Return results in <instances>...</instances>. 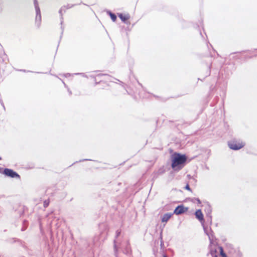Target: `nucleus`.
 <instances>
[{"mask_svg":"<svg viewBox=\"0 0 257 257\" xmlns=\"http://www.w3.org/2000/svg\"><path fill=\"white\" fill-rule=\"evenodd\" d=\"M163 257H167L166 255H164Z\"/></svg>","mask_w":257,"mask_h":257,"instance_id":"ddd939ff","label":"nucleus"},{"mask_svg":"<svg viewBox=\"0 0 257 257\" xmlns=\"http://www.w3.org/2000/svg\"><path fill=\"white\" fill-rule=\"evenodd\" d=\"M118 16L121 20L125 23H127L128 21L130 19V16L128 14H119Z\"/></svg>","mask_w":257,"mask_h":257,"instance_id":"423d86ee","label":"nucleus"},{"mask_svg":"<svg viewBox=\"0 0 257 257\" xmlns=\"http://www.w3.org/2000/svg\"><path fill=\"white\" fill-rule=\"evenodd\" d=\"M188 210V207H186L183 205H179L174 210V213L176 215H179L187 212Z\"/></svg>","mask_w":257,"mask_h":257,"instance_id":"20e7f679","label":"nucleus"},{"mask_svg":"<svg viewBox=\"0 0 257 257\" xmlns=\"http://www.w3.org/2000/svg\"><path fill=\"white\" fill-rule=\"evenodd\" d=\"M172 215L173 213H167L165 214L162 218V222L166 223Z\"/></svg>","mask_w":257,"mask_h":257,"instance_id":"0eeeda50","label":"nucleus"},{"mask_svg":"<svg viewBox=\"0 0 257 257\" xmlns=\"http://www.w3.org/2000/svg\"><path fill=\"white\" fill-rule=\"evenodd\" d=\"M109 16L111 19V20L113 21V22H115L116 20V16L115 14H112L111 13H109Z\"/></svg>","mask_w":257,"mask_h":257,"instance_id":"1a4fd4ad","label":"nucleus"},{"mask_svg":"<svg viewBox=\"0 0 257 257\" xmlns=\"http://www.w3.org/2000/svg\"><path fill=\"white\" fill-rule=\"evenodd\" d=\"M244 146V143L241 141L233 140L228 143L229 147L234 150H239Z\"/></svg>","mask_w":257,"mask_h":257,"instance_id":"f03ea898","label":"nucleus"},{"mask_svg":"<svg viewBox=\"0 0 257 257\" xmlns=\"http://www.w3.org/2000/svg\"><path fill=\"white\" fill-rule=\"evenodd\" d=\"M196 218L198 219L201 223H204V219L203 214L200 209H198L196 211L195 213Z\"/></svg>","mask_w":257,"mask_h":257,"instance_id":"39448f33","label":"nucleus"},{"mask_svg":"<svg viewBox=\"0 0 257 257\" xmlns=\"http://www.w3.org/2000/svg\"><path fill=\"white\" fill-rule=\"evenodd\" d=\"M185 188L188 191H191V189H190L189 185L187 184L185 186Z\"/></svg>","mask_w":257,"mask_h":257,"instance_id":"9b49d317","label":"nucleus"},{"mask_svg":"<svg viewBox=\"0 0 257 257\" xmlns=\"http://www.w3.org/2000/svg\"><path fill=\"white\" fill-rule=\"evenodd\" d=\"M186 161L187 157L185 155L175 154L172 158L171 167L175 171H179L183 167Z\"/></svg>","mask_w":257,"mask_h":257,"instance_id":"f257e3e1","label":"nucleus"},{"mask_svg":"<svg viewBox=\"0 0 257 257\" xmlns=\"http://www.w3.org/2000/svg\"><path fill=\"white\" fill-rule=\"evenodd\" d=\"M3 173L7 176L11 178H17L20 179V176L16 172L10 169L6 168L4 170Z\"/></svg>","mask_w":257,"mask_h":257,"instance_id":"7ed1b4c3","label":"nucleus"},{"mask_svg":"<svg viewBox=\"0 0 257 257\" xmlns=\"http://www.w3.org/2000/svg\"><path fill=\"white\" fill-rule=\"evenodd\" d=\"M50 201L49 200H47L44 201V207H47L49 204Z\"/></svg>","mask_w":257,"mask_h":257,"instance_id":"9d476101","label":"nucleus"},{"mask_svg":"<svg viewBox=\"0 0 257 257\" xmlns=\"http://www.w3.org/2000/svg\"><path fill=\"white\" fill-rule=\"evenodd\" d=\"M220 253L222 257H227L226 254L223 251V249L222 247H219Z\"/></svg>","mask_w":257,"mask_h":257,"instance_id":"6e6552de","label":"nucleus"},{"mask_svg":"<svg viewBox=\"0 0 257 257\" xmlns=\"http://www.w3.org/2000/svg\"><path fill=\"white\" fill-rule=\"evenodd\" d=\"M195 200L197 202V203L199 204H201V201L198 199V198H195Z\"/></svg>","mask_w":257,"mask_h":257,"instance_id":"f8f14e48","label":"nucleus"}]
</instances>
